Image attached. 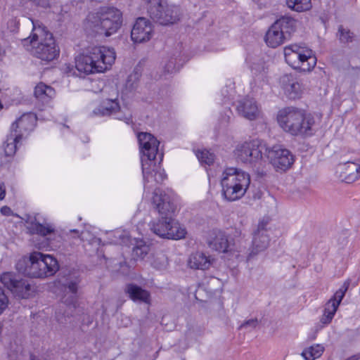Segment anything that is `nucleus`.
<instances>
[{
    "mask_svg": "<svg viewBox=\"0 0 360 360\" xmlns=\"http://www.w3.org/2000/svg\"><path fill=\"white\" fill-rule=\"evenodd\" d=\"M165 11V15L164 18L168 20L167 21V25L174 24L179 21L182 14L181 8L179 6L168 4L167 3Z\"/></svg>",
    "mask_w": 360,
    "mask_h": 360,
    "instance_id": "c85d7f7f",
    "label": "nucleus"
},
{
    "mask_svg": "<svg viewBox=\"0 0 360 360\" xmlns=\"http://www.w3.org/2000/svg\"><path fill=\"white\" fill-rule=\"evenodd\" d=\"M231 97V95L228 96L227 97H225L226 100H229Z\"/></svg>",
    "mask_w": 360,
    "mask_h": 360,
    "instance_id": "864d4df0",
    "label": "nucleus"
},
{
    "mask_svg": "<svg viewBox=\"0 0 360 360\" xmlns=\"http://www.w3.org/2000/svg\"><path fill=\"white\" fill-rule=\"evenodd\" d=\"M34 94L39 102L45 105L48 104L54 98L56 91L51 86L40 82L35 86Z\"/></svg>",
    "mask_w": 360,
    "mask_h": 360,
    "instance_id": "b1692460",
    "label": "nucleus"
},
{
    "mask_svg": "<svg viewBox=\"0 0 360 360\" xmlns=\"http://www.w3.org/2000/svg\"><path fill=\"white\" fill-rule=\"evenodd\" d=\"M126 290L129 295L130 298L134 301H141L146 303L149 301V292L136 285L129 284L127 286Z\"/></svg>",
    "mask_w": 360,
    "mask_h": 360,
    "instance_id": "a878e982",
    "label": "nucleus"
},
{
    "mask_svg": "<svg viewBox=\"0 0 360 360\" xmlns=\"http://www.w3.org/2000/svg\"><path fill=\"white\" fill-rule=\"evenodd\" d=\"M339 39L342 43H349L352 41L354 34L347 28L340 25L338 28Z\"/></svg>",
    "mask_w": 360,
    "mask_h": 360,
    "instance_id": "4c0bfd02",
    "label": "nucleus"
},
{
    "mask_svg": "<svg viewBox=\"0 0 360 360\" xmlns=\"http://www.w3.org/2000/svg\"><path fill=\"white\" fill-rule=\"evenodd\" d=\"M268 223L267 220L259 222L257 231L254 233L252 249L247 257L248 262H250L259 252L264 251L268 248L270 240L267 229Z\"/></svg>",
    "mask_w": 360,
    "mask_h": 360,
    "instance_id": "4468645a",
    "label": "nucleus"
},
{
    "mask_svg": "<svg viewBox=\"0 0 360 360\" xmlns=\"http://www.w3.org/2000/svg\"><path fill=\"white\" fill-rule=\"evenodd\" d=\"M137 138L141 151L143 153L141 158L142 172L148 179L152 165L156 167L155 158L158 154L160 142L153 135L147 132H140Z\"/></svg>",
    "mask_w": 360,
    "mask_h": 360,
    "instance_id": "9b49d317",
    "label": "nucleus"
},
{
    "mask_svg": "<svg viewBox=\"0 0 360 360\" xmlns=\"http://www.w3.org/2000/svg\"><path fill=\"white\" fill-rule=\"evenodd\" d=\"M262 71L263 72V73H262V76H263L265 74V69H264V66L262 67Z\"/></svg>",
    "mask_w": 360,
    "mask_h": 360,
    "instance_id": "603ef678",
    "label": "nucleus"
},
{
    "mask_svg": "<svg viewBox=\"0 0 360 360\" xmlns=\"http://www.w3.org/2000/svg\"><path fill=\"white\" fill-rule=\"evenodd\" d=\"M37 120L35 114L25 113L12 124L11 131L15 134H22V139L34 129Z\"/></svg>",
    "mask_w": 360,
    "mask_h": 360,
    "instance_id": "a211bd4d",
    "label": "nucleus"
},
{
    "mask_svg": "<svg viewBox=\"0 0 360 360\" xmlns=\"http://www.w3.org/2000/svg\"><path fill=\"white\" fill-rule=\"evenodd\" d=\"M117 110H120V105L116 100H106L93 110V114L96 116H112Z\"/></svg>",
    "mask_w": 360,
    "mask_h": 360,
    "instance_id": "393cba45",
    "label": "nucleus"
},
{
    "mask_svg": "<svg viewBox=\"0 0 360 360\" xmlns=\"http://www.w3.org/2000/svg\"><path fill=\"white\" fill-rule=\"evenodd\" d=\"M220 184L223 197L233 202L244 196L250 184V176L240 169L227 167L222 172Z\"/></svg>",
    "mask_w": 360,
    "mask_h": 360,
    "instance_id": "423d86ee",
    "label": "nucleus"
},
{
    "mask_svg": "<svg viewBox=\"0 0 360 360\" xmlns=\"http://www.w3.org/2000/svg\"><path fill=\"white\" fill-rule=\"evenodd\" d=\"M311 0H287L288 6L297 12L308 11L311 7Z\"/></svg>",
    "mask_w": 360,
    "mask_h": 360,
    "instance_id": "473e14b6",
    "label": "nucleus"
},
{
    "mask_svg": "<svg viewBox=\"0 0 360 360\" xmlns=\"http://www.w3.org/2000/svg\"><path fill=\"white\" fill-rule=\"evenodd\" d=\"M33 230L38 234L46 236L54 232V229L51 225H44L40 223H35L33 224Z\"/></svg>",
    "mask_w": 360,
    "mask_h": 360,
    "instance_id": "c9c22d12",
    "label": "nucleus"
},
{
    "mask_svg": "<svg viewBox=\"0 0 360 360\" xmlns=\"http://www.w3.org/2000/svg\"><path fill=\"white\" fill-rule=\"evenodd\" d=\"M0 212L4 216H11L13 214V211L8 206H4L1 208Z\"/></svg>",
    "mask_w": 360,
    "mask_h": 360,
    "instance_id": "c03bdc74",
    "label": "nucleus"
},
{
    "mask_svg": "<svg viewBox=\"0 0 360 360\" xmlns=\"http://www.w3.org/2000/svg\"><path fill=\"white\" fill-rule=\"evenodd\" d=\"M167 6L166 1H162L160 0H150L148 6V13L151 19L155 22L160 23V25H167V18L164 17L165 15V10Z\"/></svg>",
    "mask_w": 360,
    "mask_h": 360,
    "instance_id": "5701e85b",
    "label": "nucleus"
},
{
    "mask_svg": "<svg viewBox=\"0 0 360 360\" xmlns=\"http://www.w3.org/2000/svg\"><path fill=\"white\" fill-rule=\"evenodd\" d=\"M257 325H258V320L257 319H252L248 320V321H245L244 323H243L240 326V329L248 328H255Z\"/></svg>",
    "mask_w": 360,
    "mask_h": 360,
    "instance_id": "37998d69",
    "label": "nucleus"
},
{
    "mask_svg": "<svg viewBox=\"0 0 360 360\" xmlns=\"http://www.w3.org/2000/svg\"><path fill=\"white\" fill-rule=\"evenodd\" d=\"M167 264V259L165 255H162L158 257L153 262V265L158 269H162L166 267Z\"/></svg>",
    "mask_w": 360,
    "mask_h": 360,
    "instance_id": "a19ab883",
    "label": "nucleus"
},
{
    "mask_svg": "<svg viewBox=\"0 0 360 360\" xmlns=\"http://www.w3.org/2000/svg\"><path fill=\"white\" fill-rule=\"evenodd\" d=\"M276 120L279 127L293 136L309 137L315 132L314 116L301 108H283L278 112Z\"/></svg>",
    "mask_w": 360,
    "mask_h": 360,
    "instance_id": "7ed1b4c3",
    "label": "nucleus"
},
{
    "mask_svg": "<svg viewBox=\"0 0 360 360\" xmlns=\"http://www.w3.org/2000/svg\"><path fill=\"white\" fill-rule=\"evenodd\" d=\"M0 280L15 297L27 299L33 292L30 283L13 272H4L1 274Z\"/></svg>",
    "mask_w": 360,
    "mask_h": 360,
    "instance_id": "f8f14e48",
    "label": "nucleus"
},
{
    "mask_svg": "<svg viewBox=\"0 0 360 360\" xmlns=\"http://www.w3.org/2000/svg\"><path fill=\"white\" fill-rule=\"evenodd\" d=\"M207 243L210 248L219 252H227L232 250L227 235L220 229H212L208 233Z\"/></svg>",
    "mask_w": 360,
    "mask_h": 360,
    "instance_id": "f3484780",
    "label": "nucleus"
},
{
    "mask_svg": "<svg viewBox=\"0 0 360 360\" xmlns=\"http://www.w3.org/2000/svg\"><path fill=\"white\" fill-rule=\"evenodd\" d=\"M324 352V347L322 345L316 344L304 349L302 356L305 360H314L319 358Z\"/></svg>",
    "mask_w": 360,
    "mask_h": 360,
    "instance_id": "c756f323",
    "label": "nucleus"
},
{
    "mask_svg": "<svg viewBox=\"0 0 360 360\" xmlns=\"http://www.w3.org/2000/svg\"><path fill=\"white\" fill-rule=\"evenodd\" d=\"M179 67L176 66L175 59L172 58L165 65L164 70L167 73H173L179 70Z\"/></svg>",
    "mask_w": 360,
    "mask_h": 360,
    "instance_id": "79ce46f5",
    "label": "nucleus"
},
{
    "mask_svg": "<svg viewBox=\"0 0 360 360\" xmlns=\"http://www.w3.org/2000/svg\"><path fill=\"white\" fill-rule=\"evenodd\" d=\"M70 232L77 233V236L81 238L82 240H84L86 239V234L87 233V232H86V231L81 232V233L79 235V231L77 229L70 230Z\"/></svg>",
    "mask_w": 360,
    "mask_h": 360,
    "instance_id": "49530a36",
    "label": "nucleus"
},
{
    "mask_svg": "<svg viewBox=\"0 0 360 360\" xmlns=\"http://www.w3.org/2000/svg\"><path fill=\"white\" fill-rule=\"evenodd\" d=\"M349 286V282L345 281L342 285L334 295L329 300V301L334 302V304H338V306L340 305L342 300L345 297V295L348 290V288Z\"/></svg>",
    "mask_w": 360,
    "mask_h": 360,
    "instance_id": "72a5a7b5",
    "label": "nucleus"
},
{
    "mask_svg": "<svg viewBox=\"0 0 360 360\" xmlns=\"http://www.w3.org/2000/svg\"><path fill=\"white\" fill-rule=\"evenodd\" d=\"M8 298L4 289L0 287V314H1L8 306Z\"/></svg>",
    "mask_w": 360,
    "mask_h": 360,
    "instance_id": "ea45409f",
    "label": "nucleus"
},
{
    "mask_svg": "<svg viewBox=\"0 0 360 360\" xmlns=\"http://www.w3.org/2000/svg\"><path fill=\"white\" fill-rule=\"evenodd\" d=\"M30 360H37V358H36V356H34V355H31V356H30Z\"/></svg>",
    "mask_w": 360,
    "mask_h": 360,
    "instance_id": "3c124183",
    "label": "nucleus"
},
{
    "mask_svg": "<svg viewBox=\"0 0 360 360\" xmlns=\"http://www.w3.org/2000/svg\"><path fill=\"white\" fill-rule=\"evenodd\" d=\"M268 147L259 139H253L238 144L234 150V155L238 162L255 167L265 162Z\"/></svg>",
    "mask_w": 360,
    "mask_h": 360,
    "instance_id": "6e6552de",
    "label": "nucleus"
},
{
    "mask_svg": "<svg viewBox=\"0 0 360 360\" xmlns=\"http://www.w3.org/2000/svg\"><path fill=\"white\" fill-rule=\"evenodd\" d=\"M286 63L295 69L310 71L316 64L312 51L304 45L292 44L284 48Z\"/></svg>",
    "mask_w": 360,
    "mask_h": 360,
    "instance_id": "9d476101",
    "label": "nucleus"
},
{
    "mask_svg": "<svg viewBox=\"0 0 360 360\" xmlns=\"http://www.w3.org/2000/svg\"><path fill=\"white\" fill-rule=\"evenodd\" d=\"M280 85L286 97L290 100L299 99L305 88L297 77L293 75H284L280 78Z\"/></svg>",
    "mask_w": 360,
    "mask_h": 360,
    "instance_id": "2eb2a0df",
    "label": "nucleus"
},
{
    "mask_svg": "<svg viewBox=\"0 0 360 360\" xmlns=\"http://www.w3.org/2000/svg\"><path fill=\"white\" fill-rule=\"evenodd\" d=\"M87 20L94 32L106 37L117 32L122 23V13L114 7L101 8L96 13L90 14Z\"/></svg>",
    "mask_w": 360,
    "mask_h": 360,
    "instance_id": "0eeeda50",
    "label": "nucleus"
},
{
    "mask_svg": "<svg viewBox=\"0 0 360 360\" xmlns=\"http://www.w3.org/2000/svg\"><path fill=\"white\" fill-rule=\"evenodd\" d=\"M6 195V186L4 183L0 184V200H2Z\"/></svg>",
    "mask_w": 360,
    "mask_h": 360,
    "instance_id": "a18cd8bd",
    "label": "nucleus"
},
{
    "mask_svg": "<svg viewBox=\"0 0 360 360\" xmlns=\"http://www.w3.org/2000/svg\"><path fill=\"white\" fill-rule=\"evenodd\" d=\"M141 75L137 71L131 73L126 81L123 92L127 94L136 90L139 86Z\"/></svg>",
    "mask_w": 360,
    "mask_h": 360,
    "instance_id": "2f4dec72",
    "label": "nucleus"
},
{
    "mask_svg": "<svg viewBox=\"0 0 360 360\" xmlns=\"http://www.w3.org/2000/svg\"><path fill=\"white\" fill-rule=\"evenodd\" d=\"M17 271L32 278H44L53 275L58 270L57 260L49 255L34 252L28 257H23L15 264Z\"/></svg>",
    "mask_w": 360,
    "mask_h": 360,
    "instance_id": "39448f33",
    "label": "nucleus"
},
{
    "mask_svg": "<svg viewBox=\"0 0 360 360\" xmlns=\"http://www.w3.org/2000/svg\"><path fill=\"white\" fill-rule=\"evenodd\" d=\"M32 30L30 35L22 39L23 47L35 58L49 63L59 56L60 49L46 27L39 20L29 19Z\"/></svg>",
    "mask_w": 360,
    "mask_h": 360,
    "instance_id": "f03ea898",
    "label": "nucleus"
},
{
    "mask_svg": "<svg viewBox=\"0 0 360 360\" xmlns=\"http://www.w3.org/2000/svg\"><path fill=\"white\" fill-rule=\"evenodd\" d=\"M266 158L278 172H285L291 167L295 162L292 153L280 145L268 148Z\"/></svg>",
    "mask_w": 360,
    "mask_h": 360,
    "instance_id": "ddd939ff",
    "label": "nucleus"
},
{
    "mask_svg": "<svg viewBox=\"0 0 360 360\" xmlns=\"http://www.w3.org/2000/svg\"><path fill=\"white\" fill-rule=\"evenodd\" d=\"M112 116L115 118V119H117V120H123L127 124H129L131 122H132V119H131V112L127 110V112H123L122 110H121V108H120V110H115V113L112 115Z\"/></svg>",
    "mask_w": 360,
    "mask_h": 360,
    "instance_id": "58836bf2",
    "label": "nucleus"
},
{
    "mask_svg": "<svg viewBox=\"0 0 360 360\" xmlns=\"http://www.w3.org/2000/svg\"><path fill=\"white\" fill-rule=\"evenodd\" d=\"M242 235H243V233L240 230L238 231V229H236V233H234L235 236H240Z\"/></svg>",
    "mask_w": 360,
    "mask_h": 360,
    "instance_id": "09e8293b",
    "label": "nucleus"
},
{
    "mask_svg": "<svg viewBox=\"0 0 360 360\" xmlns=\"http://www.w3.org/2000/svg\"><path fill=\"white\" fill-rule=\"evenodd\" d=\"M155 166L154 167L153 165L150 167V173L148 179L145 177L144 174L143 179L145 184V188L147 186V184H149L154 181L156 183L162 182L167 177L164 169H162L159 165H157V160H155Z\"/></svg>",
    "mask_w": 360,
    "mask_h": 360,
    "instance_id": "bb28decb",
    "label": "nucleus"
},
{
    "mask_svg": "<svg viewBox=\"0 0 360 360\" xmlns=\"http://www.w3.org/2000/svg\"><path fill=\"white\" fill-rule=\"evenodd\" d=\"M158 155L160 156V161H162L163 154H162V153H158ZM158 164H160V162H158Z\"/></svg>",
    "mask_w": 360,
    "mask_h": 360,
    "instance_id": "8fccbe9b",
    "label": "nucleus"
},
{
    "mask_svg": "<svg viewBox=\"0 0 360 360\" xmlns=\"http://www.w3.org/2000/svg\"><path fill=\"white\" fill-rule=\"evenodd\" d=\"M79 281L75 278L74 280L67 281L63 285L64 295L61 297L63 303L69 307L70 309H75L77 299Z\"/></svg>",
    "mask_w": 360,
    "mask_h": 360,
    "instance_id": "4be33fe9",
    "label": "nucleus"
},
{
    "mask_svg": "<svg viewBox=\"0 0 360 360\" xmlns=\"http://www.w3.org/2000/svg\"><path fill=\"white\" fill-rule=\"evenodd\" d=\"M153 208L159 217L150 223L151 231L162 238L180 240L187 234L186 228L174 218L175 206L170 194L155 189L152 198Z\"/></svg>",
    "mask_w": 360,
    "mask_h": 360,
    "instance_id": "f257e3e1",
    "label": "nucleus"
},
{
    "mask_svg": "<svg viewBox=\"0 0 360 360\" xmlns=\"http://www.w3.org/2000/svg\"><path fill=\"white\" fill-rule=\"evenodd\" d=\"M21 140L22 134H15L11 131L4 145L5 155L6 156L13 155L16 152L17 143Z\"/></svg>",
    "mask_w": 360,
    "mask_h": 360,
    "instance_id": "cd10ccee",
    "label": "nucleus"
},
{
    "mask_svg": "<svg viewBox=\"0 0 360 360\" xmlns=\"http://www.w3.org/2000/svg\"><path fill=\"white\" fill-rule=\"evenodd\" d=\"M149 247L142 242L134 247L133 256L136 259H143L148 253Z\"/></svg>",
    "mask_w": 360,
    "mask_h": 360,
    "instance_id": "e433bc0d",
    "label": "nucleus"
},
{
    "mask_svg": "<svg viewBox=\"0 0 360 360\" xmlns=\"http://www.w3.org/2000/svg\"><path fill=\"white\" fill-rule=\"evenodd\" d=\"M236 109L240 115L249 120L257 119L260 114L257 102L251 98L239 101Z\"/></svg>",
    "mask_w": 360,
    "mask_h": 360,
    "instance_id": "aec40b11",
    "label": "nucleus"
},
{
    "mask_svg": "<svg viewBox=\"0 0 360 360\" xmlns=\"http://www.w3.org/2000/svg\"><path fill=\"white\" fill-rule=\"evenodd\" d=\"M336 173L340 181L351 184L360 176V165L353 161L340 163L337 167Z\"/></svg>",
    "mask_w": 360,
    "mask_h": 360,
    "instance_id": "6ab92c4d",
    "label": "nucleus"
},
{
    "mask_svg": "<svg viewBox=\"0 0 360 360\" xmlns=\"http://www.w3.org/2000/svg\"><path fill=\"white\" fill-rule=\"evenodd\" d=\"M251 70H252V73H253V74H255V75H257L258 70H257V67H256V66H252V67L251 68Z\"/></svg>",
    "mask_w": 360,
    "mask_h": 360,
    "instance_id": "de8ad7c7",
    "label": "nucleus"
},
{
    "mask_svg": "<svg viewBox=\"0 0 360 360\" xmlns=\"http://www.w3.org/2000/svg\"><path fill=\"white\" fill-rule=\"evenodd\" d=\"M196 156L201 163L210 165L214 162V155L207 150H198Z\"/></svg>",
    "mask_w": 360,
    "mask_h": 360,
    "instance_id": "f704fd0d",
    "label": "nucleus"
},
{
    "mask_svg": "<svg viewBox=\"0 0 360 360\" xmlns=\"http://www.w3.org/2000/svg\"><path fill=\"white\" fill-rule=\"evenodd\" d=\"M214 262V259L211 255L198 251L190 255L187 262L192 269L205 271L209 269Z\"/></svg>",
    "mask_w": 360,
    "mask_h": 360,
    "instance_id": "412c9836",
    "label": "nucleus"
},
{
    "mask_svg": "<svg viewBox=\"0 0 360 360\" xmlns=\"http://www.w3.org/2000/svg\"><path fill=\"white\" fill-rule=\"evenodd\" d=\"M153 34L152 24L145 18H138L131 31V38L134 43L149 41Z\"/></svg>",
    "mask_w": 360,
    "mask_h": 360,
    "instance_id": "dca6fc26",
    "label": "nucleus"
},
{
    "mask_svg": "<svg viewBox=\"0 0 360 360\" xmlns=\"http://www.w3.org/2000/svg\"><path fill=\"white\" fill-rule=\"evenodd\" d=\"M296 29V20L290 16H282L269 27L265 35V41L268 46L276 48L289 39Z\"/></svg>",
    "mask_w": 360,
    "mask_h": 360,
    "instance_id": "1a4fd4ad",
    "label": "nucleus"
},
{
    "mask_svg": "<svg viewBox=\"0 0 360 360\" xmlns=\"http://www.w3.org/2000/svg\"><path fill=\"white\" fill-rule=\"evenodd\" d=\"M116 53L112 48L94 46L75 58V69L72 75L81 77L84 75L103 72L114 63Z\"/></svg>",
    "mask_w": 360,
    "mask_h": 360,
    "instance_id": "20e7f679",
    "label": "nucleus"
},
{
    "mask_svg": "<svg viewBox=\"0 0 360 360\" xmlns=\"http://www.w3.org/2000/svg\"><path fill=\"white\" fill-rule=\"evenodd\" d=\"M338 308V304H334L330 301H328V302L325 305L323 314L321 318V323L323 325H328L330 323L333 319L335 314Z\"/></svg>",
    "mask_w": 360,
    "mask_h": 360,
    "instance_id": "7c9ffc66",
    "label": "nucleus"
}]
</instances>
